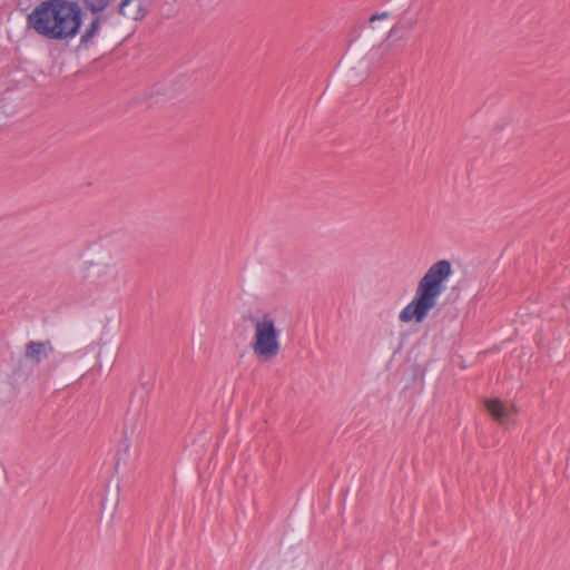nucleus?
Segmentation results:
<instances>
[{"label":"nucleus","instance_id":"nucleus-1","mask_svg":"<svg viewBox=\"0 0 570 570\" xmlns=\"http://www.w3.org/2000/svg\"><path fill=\"white\" fill-rule=\"evenodd\" d=\"M82 16L77 1L43 0L28 14L27 24L43 38L68 40L78 35Z\"/></svg>","mask_w":570,"mask_h":570},{"label":"nucleus","instance_id":"nucleus-2","mask_svg":"<svg viewBox=\"0 0 570 570\" xmlns=\"http://www.w3.org/2000/svg\"><path fill=\"white\" fill-rule=\"evenodd\" d=\"M451 273L452 265L446 259L432 264L419 281L413 299L401 311L400 321L422 323L430 311L436 306L438 298L444 292L445 281Z\"/></svg>","mask_w":570,"mask_h":570},{"label":"nucleus","instance_id":"nucleus-3","mask_svg":"<svg viewBox=\"0 0 570 570\" xmlns=\"http://www.w3.org/2000/svg\"><path fill=\"white\" fill-rule=\"evenodd\" d=\"M242 318L254 326L255 332L250 343L254 354L264 362L274 360L281 351V343L278 340L279 331L271 313H263L259 317L247 313Z\"/></svg>","mask_w":570,"mask_h":570},{"label":"nucleus","instance_id":"nucleus-4","mask_svg":"<svg viewBox=\"0 0 570 570\" xmlns=\"http://www.w3.org/2000/svg\"><path fill=\"white\" fill-rule=\"evenodd\" d=\"M115 1L81 0V8L90 12L92 19L80 37V47L87 48L98 36L101 27L111 23L115 17V10L111 9Z\"/></svg>","mask_w":570,"mask_h":570},{"label":"nucleus","instance_id":"nucleus-5","mask_svg":"<svg viewBox=\"0 0 570 570\" xmlns=\"http://www.w3.org/2000/svg\"><path fill=\"white\" fill-rule=\"evenodd\" d=\"M127 281V271L117 265H102L97 271L96 283L98 286L118 291Z\"/></svg>","mask_w":570,"mask_h":570},{"label":"nucleus","instance_id":"nucleus-6","mask_svg":"<svg viewBox=\"0 0 570 570\" xmlns=\"http://www.w3.org/2000/svg\"><path fill=\"white\" fill-rule=\"evenodd\" d=\"M419 23V12L405 9L399 17L395 24L390 29L387 39L394 41L406 39Z\"/></svg>","mask_w":570,"mask_h":570},{"label":"nucleus","instance_id":"nucleus-7","mask_svg":"<svg viewBox=\"0 0 570 570\" xmlns=\"http://www.w3.org/2000/svg\"><path fill=\"white\" fill-rule=\"evenodd\" d=\"M151 0H120L115 10V14L124 18L139 21L142 20L149 9Z\"/></svg>","mask_w":570,"mask_h":570},{"label":"nucleus","instance_id":"nucleus-8","mask_svg":"<svg viewBox=\"0 0 570 570\" xmlns=\"http://www.w3.org/2000/svg\"><path fill=\"white\" fill-rule=\"evenodd\" d=\"M485 409L489 414L499 423L508 424L512 417L518 413L513 404H508L499 399H491L485 402Z\"/></svg>","mask_w":570,"mask_h":570},{"label":"nucleus","instance_id":"nucleus-9","mask_svg":"<svg viewBox=\"0 0 570 570\" xmlns=\"http://www.w3.org/2000/svg\"><path fill=\"white\" fill-rule=\"evenodd\" d=\"M55 352V347L49 340L29 341L24 346L26 360L33 364H40L45 358Z\"/></svg>","mask_w":570,"mask_h":570},{"label":"nucleus","instance_id":"nucleus-10","mask_svg":"<svg viewBox=\"0 0 570 570\" xmlns=\"http://www.w3.org/2000/svg\"><path fill=\"white\" fill-rule=\"evenodd\" d=\"M390 17V12L387 11H384V12H381V13H374L370 17L368 21L372 23L374 21H377V20H384V19H387Z\"/></svg>","mask_w":570,"mask_h":570}]
</instances>
